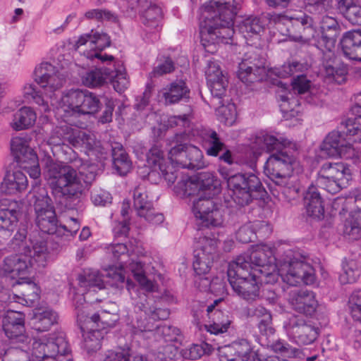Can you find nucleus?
I'll return each mask as SVG.
<instances>
[{"label": "nucleus", "mask_w": 361, "mask_h": 361, "mask_svg": "<svg viewBox=\"0 0 361 361\" xmlns=\"http://www.w3.org/2000/svg\"><path fill=\"white\" fill-rule=\"evenodd\" d=\"M139 308L143 311L146 316L153 320H164L169 316V310L166 308H160L154 306H147L142 304Z\"/></svg>", "instance_id": "e2e57ef3"}, {"label": "nucleus", "mask_w": 361, "mask_h": 361, "mask_svg": "<svg viewBox=\"0 0 361 361\" xmlns=\"http://www.w3.org/2000/svg\"><path fill=\"white\" fill-rule=\"evenodd\" d=\"M283 183H274L275 190L277 195L273 193L274 195H279L281 193L283 197L288 202L294 204L299 197L300 190V184L297 177L289 176L284 178Z\"/></svg>", "instance_id": "ea45409f"}, {"label": "nucleus", "mask_w": 361, "mask_h": 361, "mask_svg": "<svg viewBox=\"0 0 361 361\" xmlns=\"http://www.w3.org/2000/svg\"><path fill=\"white\" fill-rule=\"evenodd\" d=\"M255 142L259 145V148L267 152H278L287 149H297V144L288 140L281 136L276 137L268 133H260L257 135Z\"/></svg>", "instance_id": "473e14b6"}, {"label": "nucleus", "mask_w": 361, "mask_h": 361, "mask_svg": "<svg viewBox=\"0 0 361 361\" xmlns=\"http://www.w3.org/2000/svg\"><path fill=\"white\" fill-rule=\"evenodd\" d=\"M262 188L259 178L254 173H237L228 180V188L233 201L240 207L248 205L255 193Z\"/></svg>", "instance_id": "9d476101"}, {"label": "nucleus", "mask_w": 361, "mask_h": 361, "mask_svg": "<svg viewBox=\"0 0 361 361\" xmlns=\"http://www.w3.org/2000/svg\"><path fill=\"white\" fill-rule=\"evenodd\" d=\"M281 100L280 107L285 116L288 118L298 116L300 106L295 97L289 99L286 96H281Z\"/></svg>", "instance_id": "680f3d73"}, {"label": "nucleus", "mask_w": 361, "mask_h": 361, "mask_svg": "<svg viewBox=\"0 0 361 361\" xmlns=\"http://www.w3.org/2000/svg\"><path fill=\"white\" fill-rule=\"evenodd\" d=\"M343 232L350 240H356L361 238V209H358L356 216H353L345 220Z\"/></svg>", "instance_id": "5fc2aeb1"}, {"label": "nucleus", "mask_w": 361, "mask_h": 361, "mask_svg": "<svg viewBox=\"0 0 361 361\" xmlns=\"http://www.w3.org/2000/svg\"><path fill=\"white\" fill-rule=\"evenodd\" d=\"M337 8L339 12L352 24L361 23V7L353 0H339Z\"/></svg>", "instance_id": "de8ad7c7"}, {"label": "nucleus", "mask_w": 361, "mask_h": 361, "mask_svg": "<svg viewBox=\"0 0 361 361\" xmlns=\"http://www.w3.org/2000/svg\"><path fill=\"white\" fill-rule=\"evenodd\" d=\"M2 329L10 344L27 343L25 334V315L20 312L8 311L2 319Z\"/></svg>", "instance_id": "4be33fe9"}, {"label": "nucleus", "mask_w": 361, "mask_h": 361, "mask_svg": "<svg viewBox=\"0 0 361 361\" xmlns=\"http://www.w3.org/2000/svg\"><path fill=\"white\" fill-rule=\"evenodd\" d=\"M31 350L32 361H59V357L67 354L69 348L63 336H53L34 338Z\"/></svg>", "instance_id": "f8f14e48"}, {"label": "nucleus", "mask_w": 361, "mask_h": 361, "mask_svg": "<svg viewBox=\"0 0 361 361\" xmlns=\"http://www.w3.org/2000/svg\"><path fill=\"white\" fill-rule=\"evenodd\" d=\"M357 102L351 108V111L356 116L348 118L341 123L340 128L350 143L361 142V94L355 96Z\"/></svg>", "instance_id": "c85d7f7f"}, {"label": "nucleus", "mask_w": 361, "mask_h": 361, "mask_svg": "<svg viewBox=\"0 0 361 361\" xmlns=\"http://www.w3.org/2000/svg\"><path fill=\"white\" fill-rule=\"evenodd\" d=\"M264 29L260 19L257 17L250 16L243 20L238 25L239 32L245 38L258 35Z\"/></svg>", "instance_id": "603ef678"}, {"label": "nucleus", "mask_w": 361, "mask_h": 361, "mask_svg": "<svg viewBox=\"0 0 361 361\" xmlns=\"http://www.w3.org/2000/svg\"><path fill=\"white\" fill-rule=\"evenodd\" d=\"M22 250L30 262V268L33 266L44 267L50 259L47 241L38 234H34Z\"/></svg>", "instance_id": "a878e982"}, {"label": "nucleus", "mask_w": 361, "mask_h": 361, "mask_svg": "<svg viewBox=\"0 0 361 361\" xmlns=\"http://www.w3.org/2000/svg\"><path fill=\"white\" fill-rule=\"evenodd\" d=\"M133 208L138 216L152 224H160L164 220L161 213L157 212L152 200L149 199L145 187L138 185L133 191Z\"/></svg>", "instance_id": "aec40b11"}, {"label": "nucleus", "mask_w": 361, "mask_h": 361, "mask_svg": "<svg viewBox=\"0 0 361 361\" xmlns=\"http://www.w3.org/2000/svg\"><path fill=\"white\" fill-rule=\"evenodd\" d=\"M262 228L268 233L271 232L269 226L264 221L245 224L236 232V239L243 243L254 241L257 233L261 235Z\"/></svg>", "instance_id": "37998d69"}, {"label": "nucleus", "mask_w": 361, "mask_h": 361, "mask_svg": "<svg viewBox=\"0 0 361 361\" xmlns=\"http://www.w3.org/2000/svg\"><path fill=\"white\" fill-rule=\"evenodd\" d=\"M34 80L50 98L51 105L58 103V111L63 113L64 119L80 115L82 90H71L63 94L59 102L56 101V92L63 87L65 79L54 66L47 62L40 63L35 69Z\"/></svg>", "instance_id": "39448f33"}, {"label": "nucleus", "mask_w": 361, "mask_h": 361, "mask_svg": "<svg viewBox=\"0 0 361 361\" xmlns=\"http://www.w3.org/2000/svg\"><path fill=\"white\" fill-rule=\"evenodd\" d=\"M321 149L329 156L339 155L346 159L358 156V152L348 142L342 129L329 133L321 145Z\"/></svg>", "instance_id": "5701e85b"}, {"label": "nucleus", "mask_w": 361, "mask_h": 361, "mask_svg": "<svg viewBox=\"0 0 361 361\" xmlns=\"http://www.w3.org/2000/svg\"><path fill=\"white\" fill-rule=\"evenodd\" d=\"M101 108L98 96L88 90H82L80 114H94Z\"/></svg>", "instance_id": "864d4df0"}, {"label": "nucleus", "mask_w": 361, "mask_h": 361, "mask_svg": "<svg viewBox=\"0 0 361 361\" xmlns=\"http://www.w3.org/2000/svg\"><path fill=\"white\" fill-rule=\"evenodd\" d=\"M348 307L353 319L361 324V290H355L350 295Z\"/></svg>", "instance_id": "bf43d9fd"}, {"label": "nucleus", "mask_w": 361, "mask_h": 361, "mask_svg": "<svg viewBox=\"0 0 361 361\" xmlns=\"http://www.w3.org/2000/svg\"><path fill=\"white\" fill-rule=\"evenodd\" d=\"M23 92L25 96L27 98L31 97L33 101L39 106V110L42 113H47L50 111L49 105L47 101L36 90V87L33 84H26L24 86Z\"/></svg>", "instance_id": "6e6d98bb"}, {"label": "nucleus", "mask_w": 361, "mask_h": 361, "mask_svg": "<svg viewBox=\"0 0 361 361\" xmlns=\"http://www.w3.org/2000/svg\"><path fill=\"white\" fill-rule=\"evenodd\" d=\"M84 16L87 20H95L98 22L107 20L116 23L118 21V16L107 9H91L86 11Z\"/></svg>", "instance_id": "052dcab7"}, {"label": "nucleus", "mask_w": 361, "mask_h": 361, "mask_svg": "<svg viewBox=\"0 0 361 361\" xmlns=\"http://www.w3.org/2000/svg\"><path fill=\"white\" fill-rule=\"evenodd\" d=\"M108 252L111 254L114 259L124 262L125 259L128 257L134 252L132 247H128L126 243H114L107 248Z\"/></svg>", "instance_id": "13d9d810"}, {"label": "nucleus", "mask_w": 361, "mask_h": 361, "mask_svg": "<svg viewBox=\"0 0 361 361\" xmlns=\"http://www.w3.org/2000/svg\"><path fill=\"white\" fill-rule=\"evenodd\" d=\"M220 361H260L252 350L250 343L245 339L232 343L231 345L218 346Z\"/></svg>", "instance_id": "b1692460"}, {"label": "nucleus", "mask_w": 361, "mask_h": 361, "mask_svg": "<svg viewBox=\"0 0 361 361\" xmlns=\"http://www.w3.org/2000/svg\"><path fill=\"white\" fill-rule=\"evenodd\" d=\"M245 262L240 267L264 279L266 283H274L280 276L283 281L292 286L301 283L310 284L314 280L312 267L305 262L306 257L298 250L289 249L277 259L274 250L267 245L257 246L250 254L236 257Z\"/></svg>", "instance_id": "f257e3e1"}, {"label": "nucleus", "mask_w": 361, "mask_h": 361, "mask_svg": "<svg viewBox=\"0 0 361 361\" xmlns=\"http://www.w3.org/2000/svg\"><path fill=\"white\" fill-rule=\"evenodd\" d=\"M57 320L58 314L55 311L47 308L35 314L33 328L37 331H45L57 323Z\"/></svg>", "instance_id": "49530a36"}, {"label": "nucleus", "mask_w": 361, "mask_h": 361, "mask_svg": "<svg viewBox=\"0 0 361 361\" xmlns=\"http://www.w3.org/2000/svg\"><path fill=\"white\" fill-rule=\"evenodd\" d=\"M11 149L16 161L20 164H24L27 161L35 163L37 161L36 153L28 146L27 140L23 137H13L11 141Z\"/></svg>", "instance_id": "58836bf2"}, {"label": "nucleus", "mask_w": 361, "mask_h": 361, "mask_svg": "<svg viewBox=\"0 0 361 361\" xmlns=\"http://www.w3.org/2000/svg\"><path fill=\"white\" fill-rule=\"evenodd\" d=\"M210 197H200L195 201L192 212L197 219L202 221L204 226L207 227L221 226L224 222L222 210L218 207Z\"/></svg>", "instance_id": "412c9836"}, {"label": "nucleus", "mask_w": 361, "mask_h": 361, "mask_svg": "<svg viewBox=\"0 0 361 361\" xmlns=\"http://www.w3.org/2000/svg\"><path fill=\"white\" fill-rule=\"evenodd\" d=\"M202 146L207 155L216 157L220 152L226 148V145L223 142L217 133L212 129H205L202 131Z\"/></svg>", "instance_id": "a19ab883"}, {"label": "nucleus", "mask_w": 361, "mask_h": 361, "mask_svg": "<svg viewBox=\"0 0 361 361\" xmlns=\"http://www.w3.org/2000/svg\"><path fill=\"white\" fill-rule=\"evenodd\" d=\"M20 295L14 294L13 298L18 303L25 305H32L39 299V288L36 283L28 281L20 286Z\"/></svg>", "instance_id": "c03bdc74"}, {"label": "nucleus", "mask_w": 361, "mask_h": 361, "mask_svg": "<svg viewBox=\"0 0 361 361\" xmlns=\"http://www.w3.org/2000/svg\"><path fill=\"white\" fill-rule=\"evenodd\" d=\"M20 214V204L17 201L4 200L0 204V250L11 238L17 226Z\"/></svg>", "instance_id": "a211bd4d"}, {"label": "nucleus", "mask_w": 361, "mask_h": 361, "mask_svg": "<svg viewBox=\"0 0 361 361\" xmlns=\"http://www.w3.org/2000/svg\"><path fill=\"white\" fill-rule=\"evenodd\" d=\"M77 312H84V319L85 323L82 324V329H90L92 327H98L102 331L107 328H111L115 326L116 322L118 320V316L116 313L110 312L106 310H101L98 312L89 316L85 307L79 309L76 307Z\"/></svg>", "instance_id": "7c9ffc66"}, {"label": "nucleus", "mask_w": 361, "mask_h": 361, "mask_svg": "<svg viewBox=\"0 0 361 361\" xmlns=\"http://www.w3.org/2000/svg\"><path fill=\"white\" fill-rule=\"evenodd\" d=\"M170 164L165 159L164 152L157 147H152L147 154V166L151 171L150 176L157 173L169 183H173L177 175L173 171V165L176 164L183 169L197 170L204 166L202 151L192 145L178 144L173 147L169 152Z\"/></svg>", "instance_id": "7ed1b4c3"}, {"label": "nucleus", "mask_w": 361, "mask_h": 361, "mask_svg": "<svg viewBox=\"0 0 361 361\" xmlns=\"http://www.w3.org/2000/svg\"><path fill=\"white\" fill-rule=\"evenodd\" d=\"M36 118V114L30 107L23 106L13 114L10 125L15 130H22L32 126Z\"/></svg>", "instance_id": "79ce46f5"}, {"label": "nucleus", "mask_w": 361, "mask_h": 361, "mask_svg": "<svg viewBox=\"0 0 361 361\" xmlns=\"http://www.w3.org/2000/svg\"><path fill=\"white\" fill-rule=\"evenodd\" d=\"M219 119L226 125H231L235 119L236 111L233 104H222L218 109Z\"/></svg>", "instance_id": "69168bd1"}, {"label": "nucleus", "mask_w": 361, "mask_h": 361, "mask_svg": "<svg viewBox=\"0 0 361 361\" xmlns=\"http://www.w3.org/2000/svg\"><path fill=\"white\" fill-rule=\"evenodd\" d=\"M297 149H282L273 152L267 159L264 173L274 183H283L284 178L291 176L296 166Z\"/></svg>", "instance_id": "9b49d317"}, {"label": "nucleus", "mask_w": 361, "mask_h": 361, "mask_svg": "<svg viewBox=\"0 0 361 361\" xmlns=\"http://www.w3.org/2000/svg\"><path fill=\"white\" fill-rule=\"evenodd\" d=\"M35 222L39 229L47 234L60 236L66 230V226L58 225V220L51 200L47 195L36 198L34 204Z\"/></svg>", "instance_id": "ddd939ff"}, {"label": "nucleus", "mask_w": 361, "mask_h": 361, "mask_svg": "<svg viewBox=\"0 0 361 361\" xmlns=\"http://www.w3.org/2000/svg\"><path fill=\"white\" fill-rule=\"evenodd\" d=\"M351 180L352 172L348 165L343 162H327L321 167L316 184L328 192L336 194L347 188Z\"/></svg>", "instance_id": "1a4fd4ad"}, {"label": "nucleus", "mask_w": 361, "mask_h": 361, "mask_svg": "<svg viewBox=\"0 0 361 361\" xmlns=\"http://www.w3.org/2000/svg\"><path fill=\"white\" fill-rule=\"evenodd\" d=\"M44 176L54 192L66 199H77L96 178L97 166L82 164L78 171L63 162H55L50 157L44 160Z\"/></svg>", "instance_id": "f03ea898"}, {"label": "nucleus", "mask_w": 361, "mask_h": 361, "mask_svg": "<svg viewBox=\"0 0 361 361\" xmlns=\"http://www.w3.org/2000/svg\"><path fill=\"white\" fill-rule=\"evenodd\" d=\"M265 74V59L261 56L260 51L252 49L246 52L238 65V78L243 82L249 84L262 81Z\"/></svg>", "instance_id": "2eb2a0df"}, {"label": "nucleus", "mask_w": 361, "mask_h": 361, "mask_svg": "<svg viewBox=\"0 0 361 361\" xmlns=\"http://www.w3.org/2000/svg\"><path fill=\"white\" fill-rule=\"evenodd\" d=\"M77 279L78 281V285L85 290L93 288L101 290L104 288L102 276L99 272L95 269H84L78 274Z\"/></svg>", "instance_id": "a18cd8bd"}, {"label": "nucleus", "mask_w": 361, "mask_h": 361, "mask_svg": "<svg viewBox=\"0 0 361 361\" xmlns=\"http://www.w3.org/2000/svg\"><path fill=\"white\" fill-rule=\"evenodd\" d=\"M30 268V262L21 250L19 253L4 258L0 264V277L15 279L25 275Z\"/></svg>", "instance_id": "bb28decb"}, {"label": "nucleus", "mask_w": 361, "mask_h": 361, "mask_svg": "<svg viewBox=\"0 0 361 361\" xmlns=\"http://www.w3.org/2000/svg\"><path fill=\"white\" fill-rule=\"evenodd\" d=\"M360 275V269L357 262L354 259L344 260L342 263V272L339 281L342 284L353 283Z\"/></svg>", "instance_id": "3c124183"}, {"label": "nucleus", "mask_w": 361, "mask_h": 361, "mask_svg": "<svg viewBox=\"0 0 361 361\" xmlns=\"http://www.w3.org/2000/svg\"><path fill=\"white\" fill-rule=\"evenodd\" d=\"M118 4L123 12L139 7L142 23L147 27L159 30L163 13L157 0H119Z\"/></svg>", "instance_id": "4468645a"}, {"label": "nucleus", "mask_w": 361, "mask_h": 361, "mask_svg": "<svg viewBox=\"0 0 361 361\" xmlns=\"http://www.w3.org/2000/svg\"><path fill=\"white\" fill-rule=\"evenodd\" d=\"M270 22H273L280 28L281 25L287 26L286 35L294 41H309L314 37L316 29L311 16L300 13V15L287 16L274 12L266 14Z\"/></svg>", "instance_id": "6e6552de"}, {"label": "nucleus", "mask_w": 361, "mask_h": 361, "mask_svg": "<svg viewBox=\"0 0 361 361\" xmlns=\"http://www.w3.org/2000/svg\"><path fill=\"white\" fill-rule=\"evenodd\" d=\"M299 66L300 63L298 61L285 63L281 67L275 68L274 73L279 78H287L294 74Z\"/></svg>", "instance_id": "774afa93"}, {"label": "nucleus", "mask_w": 361, "mask_h": 361, "mask_svg": "<svg viewBox=\"0 0 361 361\" xmlns=\"http://www.w3.org/2000/svg\"><path fill=\"white\" fill-rule=\"evenodd\" d=\"M285 326L289 339L298 345L311 344L319 334L317 326L298 316L291 317Z\"/></svg>", "instance_id": "f3484780"}, {"label": "nucleus", "mask_w": 361, "mask_h": 361, "mask_svg": "<svg viewBox=\"0 0 361 361\" xmlns=\"http://www.w3.org/2000/svg\"><path fill=\"white\" fill-rule=\"evenodd\" d=\"M320 27L322 30L320 46H324L326 51L331 52L335 47L340 27L338 21L333 17L324 16L320 21Z\"/></svg>", "instance_id": "2f4dec72"}, {"label": "nucleus", "mask_w": 361, "mask_h": 361, "mask_svg": "<svg viewBox=\"0 0 361 361\" xmlns=\"http://www.w3.org/2000/svg\"><path fill=\"white\" fill-rule=\"evenodd\" d=\"M304 204L307 214L316 219H322L324 214V201L317 188L311 185L304 195Z\"/></svg>", "instance_id": "c9c22d12"}, {"label": "nucleus", "mask_w": 361, "mask_h": 361, "mask_svg": "<svg viewBox=\"0 0 361 361\" xmlns=\"http://www.w3.org/2000/svg\"><path fill=\"white\" fill-rule=\"evenodd\" d=\"M222 299L215 300L206 309L209 324L204 325L205 329L213 334L226 332L231 325V319L227 312H223L216 307Z\"/></svg>", "instance_id": "cd10ccee"}, {"label": "nucleus", "mask_w": 361, "mask_h": 361, "mask_svg": "<svg viewBox=\"0 0 361 361\" xmlns=\"http://www.w3.org/2000/svg\"><path fill=\"white\" fill-rule=\"evenodd\" d=\"M341 46L347 58L361 61V30L346 32L341 40Z\"/></svg>", "instance_id": "72a5a7b5"}, {"label": "nucleus", "mask_w": 361, "mask_h": 361, "mask_svg": "<svg viewBox=\"0 0 361 361\" xmlns=\"http://www.w3.org/2000/svg\"><path fill=\"white\" fill-rule=\"evenodd\" d=\"M56 133L62 136L74 147L84 149L85 152L92 150L96 145L93 135L68 124L57 126Z\"/></svg>", "instance_id": "393cba45"}, {"label": "nucleus", "mask_w": 361, "mask_h": 361, "mask_svg": "<svg viewBox=\"0 0 361 361\" xmlns=\"http://www.w3.org/2000/svg\"><path fill=\"white\" fill-rule=\"evenodd\" d=\"M91 200L95 206L106 207L111 203V194L103 189H95L91 192Z\"/></svg>", "instance_id": "338daca9"}, {"label": "nucleus", "mask_w": 361, "mask_h": 361, "mask_svg": "<svg viewBox=\"0 0 361 361\" xmlns=\"http://www.w3.org/2000/svg\"><path fill=\"white\" fill-rule=\"evenodd\" d=\"M200 247L194 251L193 269L197 276L209 273L216 252L218 240L208 237L200 238Z\"/></svg>", "instance_id": "6ab92c4d"}, {"label": "nucleus", "mask_w": 361, "mask_h": 361, "mask_svg": "<svg viewBox=\"0 0 361 361\" xmlns=\"http://www.w3.org/2000/svg\"><path fill=\"white\" fill-rule=\"evenodd\" d=\"M89 44L91 50L85 52V56L91 60L98 59L102 62L116 61L114 57L106 54H102V51L111 44L110 37L104 32L91 30L90 33L81 35L75 44L77 49L82 45Z\"/></svg>", "instance_id": "dca6fc26"}, {"label": "nucleus", "mask_w": 361, "mask_h": 361, "mask_svg": "<svg viewBox=\"0 0 361 361\" xmlns=\"http://www.w3.org/2000/svg\"><path fill=\"white\" fill-rule=\"evenodd\" d=\"M113 166L121 176L126 175L132 168V162L122 147H115L112 152Z\"/></svg>", "instance_id": "8fccbe9b"}, {"label": "nucleus", "mask_w": 361, "mask_h": 361, "mask_svg": "<svg viewBox=\"0 0 361 361\" xmlns=\"http://www.w3.org/2000/svg\"><path fill=\"white\" fill-rule=\"evenodd\" d=\"M245 262L243 258L235 259L228 264L227 276L233 291L248 302L255 301L259 297V283L264 279L240 267Z\"/></svg>", "instance_id": "423d86ee"}, {"label": "nucleus", "mask_w": 361, "mask_h": 361, "mask_svg": "<svg viewBox=\"0 0 361 361\" xmlns=\"http://www.w3.org/2000/svg\"><path fill=\"white\" fill-rule=\"evenodd\" d=\"M200 183V192H204L208 196L214 195L217 188L218 181L214 176L208 172L197 175Z\"/></svg>", "instance_id": "4d7b16f0"}, {"label": "nucleus", "mask_w": 361, "mask_h": 361, "mask_svg": "<svg viewBox=\"0 0 361 361\" xmlns=\"http://www.w3.org/2000/svg\"><path fill=\"white\" fill-rule=\"evenodd\" d=\"M237 14L234 0H217L205 3L201 8L200 35L203 46L231 38Z\"/></svg>", "instance_id": "20e7f679"}, {"label": "nucleus", "mask_w": 361, "mask_h": 361, "mask_svg": "<svg viewBox=\"0 0 361 361\" xmlns=\"http://www.w3.org/2000/svg\"><path fill=\"white\" fill-rule=\"evenodd\" d=\"M289 302L293 310L307 316H312L317 307L314 293L308 290L302 289L292 292Z\"/></svg>", "instance_id": "c756f323"}, {"label": "nucleus", "mask_w": 361, "mask_h": 361, "mask_svg": "<svg viewBox=\"0 0 361 361\" xmlns=\"http://www.w3.org/2000/svg\"><path fill=\"white\" fill-rule=\"evenodd\" d=\"M109 80L114 90L121 93L129 86L130 81L121 61H107L106 66L87 72L82 77V83L89 87L102 86Z\"/></svg>", "instance_id": "0eeeda50"}, {"label": "nucleus", "mask_w": 361, "mask_h": 361, "mask_svg": "<svg viewBox=\"0 0 361 361\" xmlns=\"http://www.w3.org/2000/svg\"><path fill=\"white\" fill-rule=\"evenodd\" d=\"M200 183L197 176L183 175L176 185V192L182 197L194 195L200 192Z\"/></svg>", "instance_id": "09e8293b"}, {"label": "nucleus", "mask_w": 361, "mask_h": 361, "mask_svg": "<svg viewBox=\"0 0 361 361\" xmlns=\"http://www.w3.org/2000/svg\"><path fill=\"white\" fill-rule=\"evenodd\" d=\"M77 322L82 332L85 348L88 352L96 351L101 348V341L104 338V333L98 327H92L90 329H82V324L85 323L84 312H77Z\"/></svg>", "instance_id": "e433bc0d"}, {"label": "nucleus", "mask_w": 361, "mask_h": 361, "mask_svg": "<svg viewBox=\"0 0 361 361\" xmlns=\"http://www.w3.org/2000/svg\"><path fill=\"white\" fill-rule=\"evenodd\" d=\"M162 94L166 104H173L188 101L190 98V89L184 80H176L163 89Z\"/></svg>", "instance_id": "4c0bfd02"}, {"label": "nucleus", "mask_w": 361, "mask_h": 361, "mask_svg": "<svg viewBox=\"0 0 361 361\" xmlns=\"http://www.w3.org/2000/svg\"><path fill=\"white\" fill-rule=\"evenodd\" d=\"M207 82L214 97L221 99L225 95L228 84L226 77L219 80H214V81H207ZM219 104H221V100L219 101Z\"/></svg>", "instance_id": "0e129e2a"}, {"label": "nucleus", "mask_w": 361, "mask_h": 361, "mask_svg": "<svg viewBox=\"0 0 361 361\" xmlns=\"http://www.w3.org/2000/svg\"><path fill=\"white\" fill-rule=\"evenodd\" d=\"M28 181L20 170L8 171L1 184V191L6 195H16L26 190Z\"/></svg>", "instance_id": "f704fd0d"}]
</instances>
